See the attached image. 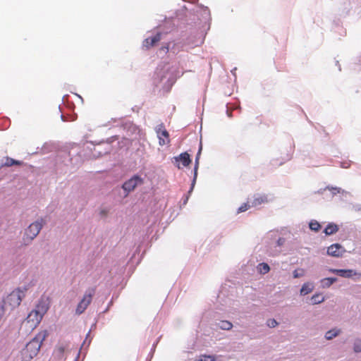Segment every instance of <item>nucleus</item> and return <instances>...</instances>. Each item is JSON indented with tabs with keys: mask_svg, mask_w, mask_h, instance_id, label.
<instances>
[{
	"mask_svg": "<svg viewBox=\"0 0 361 361\" xmlns=\"http://www.w3.org/2000/svg\"><path fill=\"white\" fill-rule=\"evenodd\" d=\"M116 298H118V295H116V296L114 295V299H115Z\"/></svg>",
	"mask_w": 361,
	"mask_h": 361,
	"instance_id": "nucleus-53",
	"label": "nucleus"
},
{
	"mask_svg": "<svg viewBox=\"0 0 361 361\" xmlns=\"http://www.w3.org/2000/svg\"><path fill=\"white\" fill-rule=\"evenodd\" d=\"M49 333L47 330L39 332L25 347L20 351L22 361H30L35 357L43 343L48 336Z\"/></svg>",
	"mask_w": 361,
	"mask_h": 361,
	"instance_id": "nucleus-3",
	"label": "nucleus"
},
{
	"mask_svg": "<svg viewBox=\"0 0 361 361\" xmlns=\"http://www.w3.org/2000/svg\"><path fill=\"white\" fill-rule=\"evenodd\" d=\"M161 34L157 33L155 35L146 38L143 42V47L149 49L157 44L161 40Z\"/></svg>",
	"mask_w": 361,
	"mask_h": 361,
	"instance_id": "nucleus-15",
	"label": "nucleus"
},
{
	"mask_svg": "<svg viewBox=\"0 0 361 361\" xmlns=\"http://www.w3.org/2000/svg\"><path fill=\"white\" fill-rule=\"evenodd\" d=\"M112 149V146L109 142H102L94 145L92 150V155L94 157H99L109 154Z\"/></svg>",
	"mask_w": 361,
	"mask_h": 361,
	"instance_id": "nucleus-12",
	"label": "nucleus"
},
{
	"mask_svg": "<svg viewBox=\"0 0 361 361\" xmlns=\"http://www.w3.org/2000/svg\"><path fill=\"white\" fill-rule=\"evenodd\" d=\"M250 204L248 203H243L240 207H238L237 210V213L240 214L247 211L250 208Z\"/></svg>",
	"mask_w": 361,
	"mask_h": 361,
	"instance_id": "nucleus-35",
	"label": "nucleus"
},
{
	"mask_svg": "<svg viewBox=\"0 0 361 361\" xmlns=\"http://www.w3.org/2000/svg\"><path fill=\"white\" fill-rule=\"evenodd\" d=\"M24 296L25 294H23L21 288H18L7 296L5 303H8L12 307H16L20 305Z\"/></svg>",
	"mask_w": 361,
	"mask_h": 361,
	"instance_id": "nucleus-9",
	"label": "nucleus"
},
{
	"mask_svg": "<svg viewBox=\"0 0 361 361\" xmlns=\"http://www.w3.org/2000/svg\"><path fill=\"white\" fill-rule=\"evenodd\" d=\"M90 332H91V330H90L89 332L87 333V334L86 335V338L82 344L80 350H82V349L86 350L90 345V343H91V341L92 338V337H90Z\"/></svg>",
	"mask_w": 361,
	"mask_h": 361,
	"instance_id": "nucleus-29",
	"label": "nucleus"
},
{
	"mask_svg": "<svg viewBox=\"0 0 361 361\" xmlns=\"http://www.w3.org/2000/svg\"><path fill=\"white\" fill-rule=\"evenodd\" d=\"M339 231V226L334 222H329L324 228L323 232L325 235L330 236L336 233Z\"/></svg>",
	"mask_w": 361,
	"mask_h": 361,
	"instance_id": "nucleus-16",
	"label": "nucleus"
},
{
	"mask_svg": "<svg viewBox=\"0 0 361 361\" xmlns=\"http://www.w3.org/2000/svg\"><path fill=\"white\" fill-rule=\"evenodd\" d=\"M237 69H231L230 72L227 69H222L220 73V80L222 83H226L228 87H233L236 81L235 71Z\"/></svg>",
	"mask_w": 361,
	"mask_h": 361,
	"instance_id": "nucleus-10",
	"label": "nucleus"
},
{
	"mask_svg": "<svg viewBox=\"0 0 361 361\" xmlns=\"http://www.w3.org/2000/svg\"><path fill=\"white\" fill-rule=\"evenodd\" d=\"M4 314V305H0V319L3 317Z\"/></svg>",
	"mask_w": 361,
	"mask_h": 361,
	"instance_id": "nucleus-41",
	"label": "nucleus"
},
{
	"mask_svg": "<svg viewBox=\"0 0 361 361\" xmlns=\"http://www.w3.org/2000/svg\"><path fill=\"white\" fill-rule=\"evenodd\" d=\"M37 310L35 311L37 319L41 320L43 315L47 312L49 309L48 305L45 302H42L37 306Z\"/></svg>",
	"mask_w": 361,
	"mask_h": 361,
	"instance_id": "nucleus-18",
	"label": "nucleus"
},
{
	"mask_svg": "<svg viewBox=\"0 0 361 361\" xmlns=\"http://www.w3.org/2000/svg\"><path fill=\"white\" fill-rule=\"evenodd\" d=\"M137 252H139V247H137L133 256L128 260H126L125 255H123L118 260V269L116 270V276H118L117 281H119V283L117 284V286L121 287L120 290L123 289L126 286L127 283V276H124L126 270V266L128 265L129 262L132 260V258L134 257L135 254Z\"/></svg>",
	"mask_w": 361,
	"mask_h": 361,
	"instance_id": "nucleus-5",
	"label": "nucleus"
},
{
	"mask_svg": "<svg viewBox=\"0 0 361 361\" xmlns=\"http://www.w3.org/2000/svg\"><path fill=\"white\" fill-rule=\"evenodd\" d=\"M292 147H293V148H294V147H295V144H294V143H293V146H292Z\"/></svg>",
	"mask_w": 361,
	"mask_h": 361,
	"instance_id": "nucleus-52",
	"label": "nucleus"
},
{
	"mask_svg": "<svg viewBox=\"0 0 361 361\" xmlns=\"http://www.w3.org/2000/svg\"><path fill=\"white\" fill-rule=\"evenodd\" d=\"M324 300L325 298L320 293H316L310 298L312 305H319L324 302Z\"/></svg>",
	"mask_w": 361,
	"mask_h": 361,
	"instance_id": "nucleus-22",
	"label": "nucleus"
},
{
	"mask_svg": "<svg viewBox=\"0 0 361 361\" xmlns=\"http://www.w3.org/2000/svg\"><path fill=\"white\" fill-rule=\"evenodd\" d=\"M121 132V135H114V142H117V154L123 159L128 154L129 147L132 145L130 137L137 135L140 133L139 128L129 119L114 118V129Z\"/></svg>",
	"mask_w": 361,
	"mask_h": 361,
	"instance_id": "nucleus-1",
	"label": "nucleus"
},
{
	"mask_svg": "<svg viewBox=\"0 0 361 361\" xmlns=\"http://www.w3.org/2000/svg\"><path fill=\"white\" fill-rule=\"evenodd\" d=\"M337 277H326L319 281L320 288L323 289L330 288L334 283L338 281Z\"/></svg>",
	"mask_w": 361,
	"mask_h": 361,
	"instance_id": "nucleus-17",
	"label": "nucleus"
},
{
	"mask_svg": "<svg viewBox=\"0 0 361 361\" xmlns=\"http://www.w3.org/2000/svg\"><path fill=\"white\" fill-rule=\"evenodd\" d=\"M286 239L283 237H280L276 241V247H281L286 243Z\"/></svg>",
	"mask_w": 361,
	"mask_h": 361,
	"instance_id": "nucleus-37",
	"label": "nucleus"
},
{
	"mask_svg": "<svg viewBox=\"0 0 361 361\" xmlns=\"http://www.w3.org/2000/svg\"><path fill=\"white\" fill-rule=\"evenodd\" d=\"M116 298H118V295H116V296L114 295V299H115Z\"/></svg>",
	"mask_w": 361,
	"mask_h": 361,
	"instance_id": "nucleus-54",
	"label": "nucleus"
},
{
	"mask_svg": "<svg viewBox=\"0 0 361 361\" xmlns=\"http://www.w3.org/2000/svg\"><path fill=\"white\" fill-rule=\"evenodd\" d=\"M340 195H341V200L342 201H345V202L348 201V198L352 196V195L350 192L345 190L342 188H341Z\"/></svg>",
	"mask_w": 361,
	"mask_h": 361,
	"instance_id": "nucleus-32",
	"label": "nucleus"
},
{
	"mask_svg": "<svg viewBox=\"0 0 361 361\" xmlns=\"http://www.w3.org/2000/svg\"><path fill=\"white\" fill-rule=\"evenodd\" d=\"M61 120L63 121V122H66L68 121V118H67V116H66L65 115H63V114L61 115Z\"/></svg>",
	"mask_w": 361,
	"mask_h": 361,
	"instance_id": "nucleus-42",
	"label": "nucleus"
},
{
	"mask_svg": "<svg viewBox=\"0 0 361 361\" xmlns=\"http://www.w3.org/2000/svg\"><path fill=\"white\" fill-rule=\"evenodd\" d=\"M156 132L157 133L158 137H161V135L166 138H168L169 137V132L165 129V128L162 123L160 125H158L156 127Z\"/></svg>",
	"mask_w": 361,
	"mask_h": 361,
	"instance_id": "nucleus-24",
	"label": "nucleus"
},
{
	"mask_svg": "<svg viewBox=\"0 0 361 361\" xmlns=\"http://www.w3.org/2000/svg\"><path fill=\"white\" fill-rule=\"evenodd\" d=\"M258 272L261 274H265L270 271L269 265L266 262H261L257 265Z\"/></svg>",
	"mask_w": 361,
	"mask_h": 361,
	"instance_id": "nucleus-27",
	"label": "nucleus"
},
{
	"mask_svg": "<svg viewBox=\"0 0 361 361\" xmlns=\"http://www.w3.org/2000/svg\"><path fill=\"white\" fill-rule=\"evenodd\" d=\"M354 208L356 211H361V204H357L354 206Z\"/></svg>",
	"mask_w": 361,
	"mask_h": 361,
	"instance_id": "nucleus-43",
	"label": "nucleus"
},
{
	"mask_svg": "<svg viewBox=\"0 0 361 361\" xmlns=\"http://www.w3.org/2000/svg\"><path fill=\"white\" fill-rule=\"evenodd\" d=\"M267 324L269 328H274L279 325V322L275 319H268Z\"/></svg>",
	"mask_w": 361,
	"mask_h": 361,
	"instance_id": "nucleus-36",
	"label": "nucleus"
},
{
	"mask_svg": "<svg viewBox=\"0 0 361 361\" xmlns=\"http://www.w3.org/2000/svg\"><path fill=\"white\" fill-rule=\"evenodd\" d=\"M173 163L176 166L178 169H181L180 164L184 166L187 167L192 163V159L188 152H183L178 156L173 158Z\"/></svg>",
	"mask_w": 361,
	"mask_h": 361,
	"instance_id": "nucleus-13",
	"label": "nucleus"
},
{
	"mask_svg": "<svg viewBox=\"0 0 361 361\" xmlns=\"http://www.w3.org/2000/svg\"><path fill=\"white\" fill-rule=\"evenodd\" d=\"M45 224L46 220L42 217L30 224L24 231L22 238V245H30Z\"/></svg>",
	"mask_w": 361,
	"mask_h": 361,
	"instance_id": "nucleus-4",
	"label": "nucleus"
},
{
	"mask_svg": "<svg viewBox=\"0 0 361 361\" xmlns=\"http://www.w3.org/2000/svg\"><path fill=\"white\" fill-rule=\"evenodd\" d=\"M303 275L302 272H299L298 270H294L293 272V277L294 279H298Z\"/></svg>",
	"mask_w": 361,
	"mask_h": 361,
	"instance_id": "nucleus-40",
	"label": "nucleus"
},
{
	"mask_svg": "<svg viewBox=\"0 0 361 361\" xmlns=\"http://www.w3.org/2000/svg\"><path fill=\"white\" fill-rule=\"evenodd\" d=\"M80 350L78 352V355H77V357H75V360L74 361H78L79 357H80Z\"/></svg>",
	"mask_w": 361,
	"mask_h": 361,
	"instance_id": "nucleus-48",
	"label": "nucleus"
},
{
	"mask_svg": "<svg viewBox=\"0 0 361 361\" xmlns=\"http://www.w3.org/2000/svg\"><path fill=\"white\" fill-rule=\"evenodd\" d=\"M345 247L338 243H333L327 247L326 254L333 257H341L345 252Z\"/></svg>",
	"mask_w": 361,
	"mask_h": 361,
	"instance_id": "nucleus-14",
	"label": "nucleus"
},
{
	"mask_svg": "<svg viewBox=\"0 0 361 361\" xmlns=\"http://www.w3.org/2000/svg\"><path fill=\"white\" fill-rule=\"evenodd\" d=\"M216 326L222 330H230L233 327L232 323L227 320H220L216 323Z\"/></svg>",
	"mask_w": 361,
	"mask_h": 361,
	"instance_id": "nucleus-23",
	"label": "nucleus"
},
{
	"mask_svg": "<svg viewBox=\"0 0 361 361\" xmlns=\"http://www.w3.org/2000/svg\"><path fill=\"white\" fill-rule=\"evenodd\" d=\"M200 361H216V356L214 355H202Z\"/></svg>",
	"mask_w": 361,
	"mask_h": 361,
	"instance_id": "nucleus-31",
	"label": "nucleus"
},
{
	"mask_svg": "<svg viewBox=\"0 0 361 361\" xmlns=\"http://www.w3.org/2000/svg\"><path fill=\"white\" fill-rule=\"evenodd\" d=\"M292 157V155L291 154H287V157L286 159H283V160L281 161H280L279 163H274L275 161H277V160H272L271 161V164L273 165V166H281L282 164H283L286 161L288 160H290Z\"/></svg>",
	"mask_w": 361,
	"mask_h": 361,
	"instance_id": "nucleus-34",
	"label": "nucleus"
},
{
	"mask_svg": "<svg viewBox=\"0 0 361 361\" xmlns=\"http://www.w3.org/2000/svg\"><path fill=\"white\" fill-rule=\"evenodd\" d=\"M341 329H331L325 333L324 337L326 340L330 341L336 338L341 334Z\"/></svg>",
	"mask_w": 361,
	"mask_h": 361,
	"instance_id": "nucleus-21",
	"label": "nucleus"
},
{
	"mask_svg": "<svg viewBox=\"0 0 361 361\" xmlns=\"http://www.w3.org/2000/svg\"><path fill=\"white\" fill-rule=\"evenodd\" d=\"M161 336H162L161 335L159 337H157V339L155 340V341L154 342V343L152 344L150 352L147 355V361H151V360L152 359V357L154 356V353L156 348H157V345H158L159 342L160 341Z\"/></svg>",
	"mask_w": 361,
	"mask_h": 361,
	"instance_id": "nucleus-26",
	"label": "nucleus"
},
{
	"mask_svg": "<svg viewBox=\"0 0 361 361\" xmlns=\"http://www.w3.org/2000/svg\"><path fill=\"white\" fill-rule=\"evenodd\" d=\"M314 289V286L312 283L306 282L304 283L300 289V295L301 296H305L309 293H310Z\"/></svg>",
	"mask_w": 361,
	"mask_h": 361,
	"instance_id": "nucleus-19",
	"label": "nucleus"
},
{
	"mask_svg": "<svg viewBox=\"0 0 361 361\" xmlns=\"http://www.w3.org/2000/svg\"><path fill=\"white\" fill-rule=\"evenodd\" d=\"M353 351L356 353H361V338H356L353 343Z\"/></svg>",
	"mask_w": 361,
	"mask_h": 361,
	"instance_id": "nucleus-30",
	"label": "nucleus"
},
{
	"mask_svg": "<svg viewBox=\"0 0 361 361\" xmlns=\"http://www.w3.org/2000/svg\"><path fill=\"white\" fill-rule=\"evenodd\" d=\"M94 288H89L85 291V293L82 298V299L80 301V302L78 304L76 310H75V314H81L85 312V310L87 309L88 305L90 304L92 301V296L94 294Z\"/></svg>",
	"mask_w": 361,
	"mask_h": 361,
	"instance_id": "nucleus-8",
	"label": "nucleus"
},
{
	"mask_svg": "<svg viewBox=\"0 0 361 361\" xmlns=\"http://www.w3.org/2000/svg\"><path fill=\"white\" fill-rule=\"evenodd\" d=\"M266 199L267 198L265 197H255L252 202V205L255 207L258 206L262 203L264 202Z\"/></svg>",
	"mask_w": 361,
	"mask_h": 361,
	"instance_id": "nucleus-33",
	"label": "nucleus"
},
{
	"mask_svg": "<svg viewBox=\"0 0 361 361\" xmlns=\"http://www.w3.org/2000/svg\"><path fill=\"white\" fill-rule=\"evenodd\" d=\"M226 115L228 118L233 117V114L231 111H230L228 109L226 110Z\"/></svg>",
	"mask_w": 361,
	"mask_h": 361,
	"instance_id": "nucleus-44",
	"label": "nucleus"
},
{
	"mask_svg": "<svg viewBox=\"0 0 361 361\" xmlns=\"http://www.w3.org/2000/svg\"><path fill=\"white\" fill-rule=\"evenodd\" d=\"M202 141H200V142L199 144V147H198V150H197V152L195 156V164H194V168H193V178L191 181L190 187L189 189V193L191 192L192 191H193V189L195 188V183L197 181V175H198V169H199V164H200V156L202 154Z\"/></svg>",
	"mask_w": 361,
	"mask_h": 361,
	"instance_id": "nucleus-11",
	"label": "nucleus"
},
{
	"mask_svg": "<svg viewBox=\"0 0 361 361\" xmlns=\"http://www.w3.org/2000/svg\"><path fill=\"white\" fill-rule=\"evenodd\" d=\"M328 271L342 278L350 279L354 282L358 281L361 278V273L353 269L329 268Z\"/></svg>",
	"mask_w": 361,
	"mask_h": 361,
	"instance_id": "nucleus-6",
	"label": "nucleus"
},
{
	"mask_svg": "<svg viewBox=\"0 0 361 361\" xmlns=\"http://www.w3.org/2000/svg\"><path fill=\"white\" fill-rule=\"evenodd\" d=\"M106 214V211L105 210H102L101 211V215L103 216H105Z\"/></svg>",
	"mask_w": 361,
	"mask_h": 361,
	"instance_id": "nucleus-47",
	"label": "nucleus"
},
{
	"mask_svg": "<svg viewBox=\"0 0 361 361\" xmlns=\"http://www.w3.org/2000/svg\"><path fill=\"white\" fill-rule=\"evenodd\" d=\"M350 164H351V161H350L340 162L341 167L343 168V169H348V168H350Z\"/></svg>",
	"mask_w": 361,
	"mask_h": 361,
	"instance_id": "nucleus-39",
	"label": "nucleus"
},
{
	"mask_svg": "<svg viewBox=\"0 0 361 361\" xmlns=\"http://www.w3.org/2000/svg\"><path fill=\"white\" fill-rule=\"evenodd\" d=\"M325 190H324V188H321L319 189V190H317V193L318 194H322L323 192Z\"/></svg>",
	"mask_w": 361,
	"mask_h": 361,
	"instance_id": "nucleus-46",
	"label": "nucleus"
},
{
	"mask_svg": "<svg viewBox=\"0 0 361 361\" xmlns=\"http://www.w3.org/2000/svg\"><path fill=\"white\" fill-rule=\"evenodd\" d=\"M177 74L176 69H155L152 77L153 85L157 88L162 89L164 92L168 93L177 78L180 77Z\"/></svg>",
	"mask_w": 361,
	"mask_h": 361,
	"instance_id": "nucleus-2",
	"label": "nucleus"
},
{
	"mask_svg": "<svg viewBox=\"0 0 361 361\" xmlns=\"http://www.w3.org/2000/svg\"><path fill=\"white\" fill-rule=\"evenodd\" d=\"M324 190H329L331 192L332 197H334L337 194H340L341 191V188L329 185L326 188H324Z\"/></svg>",
	"mask_w": 361,
	"mask_h": 361,
	"instance_id": "nucleus-28",
	"label": "nucleus"
},
{
	"mask_svg": "<svg viewBox=\"0 0 361 361\" xmlns=\"http://www.w3.org/2000/svg\"><path fill=\"white\" fill-rule=\"evenodd\" d=\"M159 144L160 145H164L165 144V142H164V139H162L161 137H159Z\"/></svg>",
	"mask_w": 361,
	"mask_h": 361,
	"instance_id": "nucleus-45",
	"label": "nucleus"
},
{
	"mask_svg": "<svg viewBox=\"0 0 361 361\" xmlns=\"http://www.w3.org/2000/svg\"><path fill=\"white\" fill-rule=\"evenodd\" d=\"M23 164V161H18V160H16V159H13L11 158V157H6L5 158V161L2 162L1 164V166L9 167V166H13V165L21 166Z\"/></svg>",
	"mask_w": 361,
	"mask_h": 361,
	"instance_id": "nucleus-20",
	"label": "nucleus"
},
{
	"mask_svg": "<svg viewBox=\"0 0 361 361\" xmlns=\"http://www.w3.org/2000/svg\"><path fill=\"white\" fill-rule=\"evenodd\" d=\"M143 183L144 179L140 175L134 174L121 185L124 197H127L130 192L133 191L137 186L142 185Z\"/></svg>",
	"mask_w": 361,
	"mask_h": 361,
	"instance_id": "nucleus-7",
	"label": "nucleus"
},
{
	"mask_svg": "<svg viewBox=\"0 0 361 361\" xmlns=\"http://www.w3.org/2000/svg\"><path fill=\"white\" fill-rule=\"evenodd\" d=\"M113 302V297L111 298L110 301H109V304H111Z\"/></svg>",
	"mask_w": 361,
	"mask_h": 361,
	"instance_id": "nucleus-50",
	"label": "nucleus"
},
{
	"mask_svg": "<svg viewBox=\"0 0 361 361\" xmlns=\"http://www.w3.org/2000/svg\"><path fill=\"white\" fill-rule=\"evenodd\" d=\"M309 228L315 233L319 232L322 228L321 224L315 219H312L309 222Z\"/></svg>",
	"mask_w": 361,
	"mask_h": 361,
	"instance_id": "nucleus-25",
	"label": "nucleus"
},
{
	"mask_svg": "<svg viewBox=\"0 0 361 361\" xmlns=\"http://www.w3.org/2000/svg\"><path fill=\"white\" fill-rule=\"evenodd\" d=\"M225 94L229 96L231 94V92H229V93L225 92Z\"/></svg>",
	"mask_w": 361,
	"mask_h": 361,
	"instance_id": "nucleus-51",
	"label": "nucleus"
},
{
	"mask_svg": "<svg viewBox=\"0 0 361 361\" xmlns=\"http://www.w3.org/2000/svg\"><path fill=\"white\" fill-rule=\"evenodd\" d=\"M21 290L24 293L25 291L27 290V287L26 286H24L23 287V290L21 289Z\"/></svg>",
	"mask_w": 361,
	"mask_h": 361,
	"instance_id": "nucleus-49",
	"label": "nucleus"
},
{
	"mask_svg": "<svg viewBox=\"0 0 361 361\" xmlns=\"http://www.w3.org/2000/svg\"><path fill=\"white\" fill-rule=\"evenodd\" d=\"M192 192V191L191 192L189 193V191L188 192V194L185 195L183 198L181 199V206H185L186 205V204L188 203V200H189V197H190V195H191V193Z\"/></svg>",
	"mask_w": 361,
	"mask_h": 361,
	"instance_id": "nucleus-38",
	"label": "nucleus"
}]
</instances>
